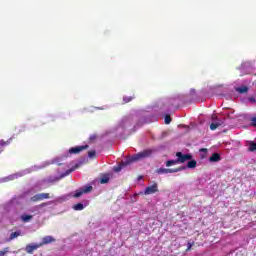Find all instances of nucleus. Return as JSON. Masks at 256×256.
<instances>
[{
	"mask_svg": "<svg viewBox=\"0 0 256 256\" xmlns=\"http://www.w3.org/2000/svg\"><path fill=\"white\" fill-rule=\"evenodd\" d=\"M153 151L151 149H146L142 152H139L132 156L130 159L126 160L125 162L120 163L118 166L114 167V171L116 173H119L124 167H127V165H131V163H134V161H140V159H147L150 155H152Z\"/></svg>",
	"mask_w": 256,
	"mask_h": 256,
	"instance_id": "nucleus-1",
	"label": "nucleus"
},
{
	"mask_svg": "<svg viewBox=\"0 0 256 256\" xmlns=\"http://www.w3.org/2000/svg\"><path fill=\"white\" fill-rule=\"evenodd\" d=\"M250 121H251V126L252 127H256V116H254V117H252L251 119H250Z\"/></svg>",
	"mask_w": 256,
	"mask_h": 256,
	"instance_id": "nucleus-25",
	"label": "nucleus"
},
{
	"mask_svg": "<svg viewBox=\"0 0 256 256\" xmlns=\"http://www.w3.org/2000/svg\"><path fill=\"white\" fill-rule=\"evenodd\" d=\"M9 253V247L4 248V250L0 251V256H5Z\"/></svg>",
	"mask_w": 256,
	"mask_h": 256,
	"instance_id": "nucleus-24",
	"label": "nucleus"
},
{
	"mask_svg": "<svg viewBox=\"0 0 256 256\" xmlns=\"http://www.w3.org/2000/svg\"><path fill=\"white\" fill-rule=\"evenodd\" d=\"M124 103H130V101H133V97L131 96H125L123 98Z\"/></svg>",
	"mask_w": 256,
	"mask_h": 256,
	"instance_id": "nucleus-22",
	"label": "nucleus"
},
{
	"mask_svg": "<svg viewBox=\"0 0 256 256\" xmlns=\"http://www.w3.org/2000/svg\"><path fill=\"white\" fill-rule=\"evenodd\" d=\"M182 167H186V169H195V167H197V161L191 160L187 163V166H182Z\"/></svg>",
	"mask_w": 256,
	"mask_h": 256,
	"instance_id": "nucleus-12",
	"label": "nucleus"
},
{
	"mask_svg": "<svg viewBox=\"0 0 256 256\" xmlns=\"http://www.w3.org/2000/svg\"><path fill=\"white\" fill-rule=\"evenodd\" d=\"M79 167V165L76 164V166L72 167L71 169H69L66 173L67 175H69V173H73V171H75V169H77Z\"/></svg>",
	"mask_w": 256,
	"mask_h": 256,
	"instance_id": "nucleus-26",
	"label": "nucleus"
},
{
	"mask_svg": "<svg viewBox=\"0 0 256 256\" xmlns=\"http://www.w3.org/2000/svg\"><path fill=\"white\" fill-rule=\"evenodd\" d=\"M248 151H250L252 153H253V151H256V143L255 142H253V141L249 142Z\"/></svg>",
	"mask_w": 256,
	"mask_h": 256,
	"instance_id": "nucleus-18",
	"label": "nucleus"
},
{
	"mask_svg": "<svg viewBox=\"0 0 256 256\" xmlns=\"http://www.w3.org/2000/svg\"><path fill=\"white\" fill-rule=\"evenodd\" d=\"M83 209H85V206H83L82 203H78L73 206L74 211H83Z\"/></svg>",
	"mask_w": 256,
	"mask_h": 256,
	"instance_id": "nucleus-16",
	"label": "nucleus"
},
{
	"mask_svg": "<svg viewBox=\"0 0 256 256\" xmlns=\"http://www.w3.org/2000/svg\"><path fill=\"white\" fill-rule=\"evenodd\" d=\"M92 191H93V186L86 185V186L76 190V192L73 195V197H75L77 199V198L81 197V195H83L85 193H91Z\"/></svg>",
	"mask_w": 256,
	"mask_h": 256,
	"instance_id": "nucleus-3",
	"label": "nucleus"
},
{
	"mask_svg": "<svg viewBox=\"0 0 256 256\" xmlns=\"http://www.w3.org/2000/svg\"><path fill=\"white\" fill-rule=\"evenodd\" d=\"M95 155H97V152L95 150L88 152V157H90V159H93V157H95Z\"/></svg>",
	"mask_w": 256,
	"mask_h": 256,
	"instance_id": "nucleus-23",
	"label": "nucleus"
},
{
	"mask_svg": "<svg viewBox=\"0 0 256 256\" xmlns=\"http://www.w3.org/2000/svg\"><path fill=\"white\" fill-rule=\"evenodd\" d=\"M31 219H33V215L23 214L21 216V221H23V223H29V221H31Z\"/></svg>",
	"mask_w": 256,
	"mask_h": 256,
	"instance_id": "nucleus-13",
	"label": "nucleus"
},
{
	"mask_svg": "<svg viewBox=\"0 0 256 256\" xmlns=\"http://www.w3.org/2000/svg\"><path fill=\"white\" fill-rule=\"evenodd\" d=\"M157 192H159V186L157 185V182H155L153 185L145 188L144 195H153V193Z\"/></svg>",
	"mask_w": 256,
	"mask_h": 256,
	"instance_id": "nucleus-6",
	"label": "nucleus"
},
{
	"mask_svg": "<svg viewBox=\"0 0 256 256\" xmlns=\"http://www.w3.org/2000/svg\"><path fill=\"white\" fill-rule=\"evenodd\" d=\"M0 153H3V150H0Z\"/></svg>",
	"mask_w": 256,
	"mask_h": 256,
	"instance_id": "nucleus-32",
	"label": "nucleus"
},
{
	"mask_svg": "<svg viewBox=\"0 0 256 256\" xmlns=\"http://www.w3.org/2000/svg\"><path fill=\"white\" fill-rule=\"evenodd\" d=\"M171 121H172L171 116H170L169 114H167V115L165 116V118H164L165 124H166V125H169V124L171 123Z\"/></svg>",
	"mask_w": 256,
	"mask_h": 256,
	"instance_id": "nucleus-21",
	"label": "nucleus"
},
{
	"mask_svg": "<svg viewBox=\"0 0 256 256\" xmlns=\"http://www.w3.org/2000/svg\"><path fill=\"white\" fill-rule=\"evenodd\" d=\"M11 141H13V138L8 139L7 141L0 140V147H5L7 145H11Z\"/></svg>",
	"mask_w": 256,
	"mask_h": 256,
	"instance_id": "nucleus-17",
	"label": "nucleus"
},
{
	"mask_svg": "<svg viewBox=\"0 0 256 256\" xmlns=\"http://www.w3.org/2000/svg\"><path fill=\"white\" fill-rule=\"evenodd\" d=\"M85 149H89V145L76 146L69 149L70 155H77L81 153V151H85Z\"/></svg>",
	"mask_w": 256,
	"mask_h": 256,
	"instance_id": "nucleus-7",
	"label": "nucleus"
},
{
	"mask_svg": "<svg viewBox=\"0 0 256 256\" xmlns=\"http://www.w3.org/2000/svg\"><path fill=\"white\" fill-rule=\"evenodd\" d=\"M212 119H217V116H215V115H214V116H212Z\"/></svg>",
	"mask_w": 256,
	"mask_h": 256,
	"instance_id": "nucleus-30",
	"label": "nucleus"
},
{
	"mask_svg": "<svg viewBox=\"0 0 256 256\" xmlns=\"http://www.w3.org/2000/svg\"><path fill=\"white\" fill-rule=\"evenodd\" d=\"M250 101H255V99H253V98H250Z\"/></svg>",
	"mask_w": 256,
	"mask_h": 256,
	"instance_id": "nucleus-31",
	"label": "nucleus"
},
{
	"mask_svg": "<svg viewBox=\"0 0 256 256\" xmlns=\"http://www.w3.org/2000/svg\"><path fill=\"white\" fill-rule=\"evenodd\" d=\"M49 197V193H40L32 196L30 200L32 201V203H37L39 201H43L44 199H49Z\"/></svg>",
	"mask_w": 256,
	"mask_h": 256,
	"instance_id": "nucleus-5",
	"label": "nucleus"
},
{
	"mask_svg": "<svg viewBox=\"0 0 256 256\" xmlns=\"http://www.w3.org/2000/svg\"><path fill=\"white\" fill-rule=\"evenodd\" d=\"M17 237H21V231L12 232L9 241H13V239H17Z\"/></svg>",
	"mask_w": 256,
	"mask_h": 256,
	"instance_id": "nucleus-15",
	"label": "nucleus"
},
{
	"mask_svg": "<svg viewBox=\"0 0 256 256\" xmlns=\"http://www.w3.org/2000/svg\"><path fill=\"white\" fill-rule=\"evenodd\" d=\"M235 91H237V93H240V95H243L244 93H248L249 87L247 86L237 87Z\"/></svg>",
	"mask_w": 256,
	"mask_h": 256,
	"instance_id": "nucleus-11",
	"label": "nucleus"
},
{
	"mask_svg": "<svg viewBox=\"0 0 256 256\" xmlns=\"http://www.w3.org/2000/svg\"><path fill=\"white\" fill-rule=\"evenodd\" d=\"M191 247H193V244L191 242H188V247L186 251H191Z\"/></svg>",
	"mask_w": 256,
	"mask_h": 256,
	"instance_id": "nucleus-27",
	"label": "nucleus"
},
{
	"mask_svg": "<svg viewBox=\"0 0 256 256\" xmlns=\"http://www.w3.org/2000/svg\"><path fill=\"white\" fill-rule=\"evenodd\" d=\"M223 125L222 121L216 122V123H211L210 124V129L211 131H215V129H218V127H221Z\"/></svg>",
	"mask_w": 256,
	"mask_h": 256,
	"instance_id": "nucleus-14",
	"label": "nucleus"
},
{
	"mask_svg": "<svg viewBox=\"0 0 256 256\" xmlns=\"http://www.w3.org/2000/svg\"><path fill=\"white\" fill-rule=\"evenodd\" d=\"M94 139H97V135L90 136V141H94Z\"/></svg>",
	"mask_w": 256,
	"mask_h": 256,
	"instance_id": "nucleus-28",
	"label": "nucleus"
},
{
	"mask_svg": "<svg viewBox=\"0 0 256 256\" xmlns=\"http://www.w3.org/2000/svg\"><path fill=\"white\" fill-rule=\"evenodd\" d=\"M49 243H55V238H53V236H45L42 238L40 245L43 247V245H49Z\"/></svg>",
	"mask_w": 256,
	"mask_h": 256,
	"instance_id": "nucleus-9",
	"label": "nucleus"
},
{
	"mask_svg": "<svg viewBox=\"0 0 256 256\" xmlns=\"http://www.w3.org/2000/svg\"><path fill=\"white\" fill-rule=\"evenodd\" d=\"M176 157H178V159H176L178 163H185L186 161H191V159H193V155L182 154L181 152H177Z\"/></svg>",
	"mask_w": 256,
	"mask_h": 256,
	"instance_id": "nucleus-4",
	"label": "nucleus"
},
{
	"mask_svg": "<svg viewBox=\"0 0 256 256\" xmlns=\"http://www.w3.org/2000/svg\"><path fill=\"white\" fill-rule=\"evenodd\" d=\"M101 185H105L106 183H109V176L105 175L102 178H100Z\"/></svg>",
	"mask_w": 256,
	"mask_h": 256,
	"instance_id": "nucleus-19",
	"label": "nucleus"
},
{
	"mask_svg": "<svg viewBox=\"0 0 256 256\" xmlns=\"http://www.w3.org/2000/svg\"><path fill=\"white\" fill-rule=\"evenodd\" d=\"M200 151H207V148H202L200 149Z\"/></svg>",
	"mask_w": 256,
	"mask_h": 256,
	"instance_id": "nucleus-29",
	"label": "nucleus"
},
{
	"mask_svg": "<svg viewBox=\"0 0 256 256\" xmlns=\"http://www.w3.org/2000/svg\"><path fill=\"white\" fill-rule=\"evenodd\" d=\"M187 167H178V168H159L156 170L158 175H167V173H179V171H185Z\"/></svg>",
	"mask_w": 256,
	"mask_h": 256,
	"instance_id": "nucleus-2",
	"label": "nucleus"
},
{
	"mask_svg": "<svg viewBox=\"0 0 256 256\" xmlns=\"http://www.w3.org/2000/svg\"><path fill=\"white\" fill-rule=\"evenodd\" d=\"M209 161L211 163H217L218 161H221V155H219V153H213L212 157L209 158Z\"/></svg>",
	"mask_w": 256,
	"mask_h": 256,
	"instance_id": "nucleus-10",
	"label": "nucleus"
},
{
	"mask_svg": "<svg viewBox=\"0 0 256 256\" xmlns=\"http://www.w3.org/2000/svg\"><path fill=\"white\" fill-rule=\"evenodd\" d=\"M39 247H42V244H29L26 246V253H29V255H32L33 251H37Z\"/></svg>",
	"mask_w": 256,
	"mask_h": 256,
	"instance_id": "nucleus-8",
	"label": "nucleus"
},
{
	"mask_svg": "<svg viewBox=\"0 0 256 256\" xmlns=\"http://www.w3.org/2000/svg\"><path fill=\"white\" fill-rule=\"evenodd\" d=\"M179 163L177 160H168L166 161V167H172V165H177Z\"/></svg>",
	"mask_w": 256,
	"mask_h": 256,
	"instance_id": "nucleus-20",
	"label": "nucleus"
}]
</instances>
